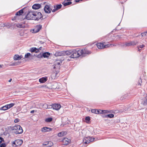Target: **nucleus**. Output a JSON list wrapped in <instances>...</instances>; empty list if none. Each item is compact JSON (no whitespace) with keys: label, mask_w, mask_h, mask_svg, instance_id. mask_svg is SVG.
I'll return each instance as SVG.
<instances>
[{"label":"nucleus","mask_w":147,"mask_h":147,"mask_svg":"<svg viewBox=\"0 0 147 147\" xmlns=\"http://www.w3.org/2000/svg\"><path fill=\"white\" fill-rule=\"evenodd\" d=\"M70 141V140L67 138H64L62 140V142L63 145H67L69 144Z\"/></svg>","instance_id":"9"},{"label":"nucleus","mask_w":147,"mask_h":147,"mask_svg":"<svg viewBox=\"0 0 147 147\" xmlns=\"http://www.w3.org/2000/svg\"><path fill=\"white\" fill-rule=\"evenodd\" d=\"M85 119L86 120V121H90V118L89 116H88V117H86Z\"/></svg>","instance_id":"39"},{"label":"nucleus","mask_w":147,"mask_h":147,"mask_svg":"<svg viewBox=\"0 0 147 147\" xmlns=\"http://www.w3.org/2000/svg\"><path fill=\"white\" fill-rule=\"evenodd\" d=\"M30 56H31L30 53H27L25 55V58H28Z\"/></svg>","instance_id":"35"},{"label":"nucleus","mask_w":147,"mask_h":147,"mask_svg":"<svg viewBox=\"0 0 147 147\" xmlns=\"http://www.w3.org/2000/svg\"><path fill=\"white\" fill-rule=\"evenodd\" d=\"M55 55L58 56H64L65 55L64 51H61L57 52L55 53Z\"/></svg>","instance_id":"18"},{"label":"nucleus","mask_w":147,"mask_h":147,"mask_svg":"<svg viewBox=\"0 0 147 147\" xmlns=\"http://www.w3.org/2000/svg\"><path fill=\"white\" fill-rule=\"evenodd\" d=\"M145 46V45H141L140 46V48H143V47H144Z\"/></svg>","instance_id":"45"},{"label":"nucleus","mask_w":147,"mask_h":147,"mask_svg":"<svg viewBox=\"0 0 147 147\" xmlns=\"http://www.w3.org/2000/svg\"><path fill=\"white\" fill-rule=\"evenodd\" d=\"M43 145L44 146L48 145V146L51 147L53 145V144L51 141H48L45 142Z\"/></svg>","instance_id":"16"},{"label":"nucleus","mask_w":147,"mask_h":147,"mask_svg":"<svg viewBox=\"0 0 147 147\" xmlns=\"http://www.w3.org/2000/svg\"><path fill=\"white\" fill-rule=\"evenodd\" d=\"M80 0H76V2H79Z\"/></svg>","instance_id":"47"},{"label":"nucleus","mask_w":147,"mask_h":147,"mask_svg":"<svg viewBox=\"0 0 147 147\" xmlns=\"http://www.w3.org/2000/svg\"><path fill=\"white\" fill-rule=\"evenodd\" d=\"M15 105V104L14 103H11L7 105V109H10L14 106Z\"/></svg>","instance_id":"27"},{"label":"nucleus","mask_w":147,"mask_h":147,"mask_svg":"<svg viewBox=\"0 0 147 147\" xmlns=\"http://www.w3.org/2000/svg\"><path fill=\"white\" fill-rule=\"evenodd\" d=\"M65 132L62 131L59 133L58 134V136L59 137H61L63 136L65 134Z\"/></svg>","instance_id":"31"},{"label":"nucleus","mask_w":147,"mask_h":147,"mask_svg":"<svg viewBox=\"0 0 147 147\" xmlns=\"http://www.w3.org/2000/svg\"><path fill=\"white\" fill-rule=\"evenodd\" d=\"M34 110H32L30 111V113H34Z\"/></svg>","instance_id":"46"},{"label":"nucleus","mask_w":147,"mask_h":147,"mask_svg":"<svg viewBox=\"0 0 147 147\" xmlns=\"http://www.w3.org/2000/svg\"><path fill=\"white\" fill-rule=\"evenodd\" d=\"M16 140L14 141H13L12 143V145H13V144L14 145H16V146H17V145H16Z\"/></svg>","instance_id":"44"},{"label":"nucleus","mask_w":147,"mask_h":147,"mask_svg":"<svg viewBox=\"0 0 147 147\" xmlns=\"http://www.w3.org/2000/svg\"><path fill=\"white\" fill-rule=\"evenodd\" d=\"M62 61L59 60H57L55 62V64L54 65L53 68L55 69H59L60 68L61 63Z\"/></svg>","instance_id":"6"},{"label":"nucleus","mask_w":147,"mask_h":147,"mask_svg":"<svg viewBox=\"0 0 147 147\" xmlns=\"http://www.w3.org/2000/svg\"><path fill=\"white\" fill-rule=\"evenodd\" d=\"M138 51H140V49L139 48H138Z\"/></svg>","instance_id":"50"},{"label":"nucleus","mask_w":147,"mask_h":147,"mask_svg":"<svg viewBox=\"0 0 147 147\" xmlns=\"http://www.w3.org/2000/svg\"><path fill=\"white\" fill-rule=\"evenodd\" d=\"M37 57L38 58H42V57H43L42 54L41 53H40L39 54L37 55Z\"/></svg>","instance_id":"36"},{"label":"nucleus","mask_w":147,"mask_h":147,"mask_svg":"<svg viewBox=\"0 0 147 147\" xmlns=\"http://www.w3.org/2000/svg\"><path fill=\"white\" fill-rule=\"evenodd\" d=\"M30 51L31 52H35L36 53H38L39 51L38 49L36 48H32L30 49Z\"/></svg>","instance_id":"24"},{"label":"nucleus","mask_w":147,"mask_h":147,"mask_svg":"<svg viewBox=\"0 0 147 147\" xmlns=\"http://www.w3.org/2000/svg\"><path fill=\"white\" fill-rule=\"evenodd\" d=\"M138 42L137 41H131L128 42H126L122 45L123 46H130L134 45H136Z\"/></svg>","instance_id":"5"},{"label":"nucleus","mask_w":147,"mask_h":147,"mask_svg":"<svg viewBox=\"0 0 147 147\" xmlns=\"http://www.w3.org/2000/svg\"><path fill=\"white\" fill-rule=\"evenodd\" d=\"M102 113V114L103 113H112L111 111H108V110H102L101 111Z\"/></svg>","instance_id":"29"},{"label":"nucleus","mask_w":147,"mask_h":147,"mask_svg":"<svg viewBox=\"0 0 147 147\" xmlns=\"http://www.w3.org/2000/svg\"><path fill=\"white\" fill-rule=\"evenodd\" d=\"M62 5L61 4L57 5H54V9L52 10L53 12H54L60 9Z\"/></svg>","instance_id":"11"},{"label":"nucleus","mask_w":147,"mask_h":147,"mask_svg":"<svg viewBox=\"0 0 147 147\" xmlns=\"http://www.w3.org/2000/svg\"><path fill=\"white\" fill-rule=\"evenodd\" d=\"M23 13V9H22L17 12L16 14V16H20L22 15Z\"/></svg>","instance_id":"21"},{"label":"nucleus","mask_w":147,"mask_h":147,"mask_svg":"<svg viewBox=\"0 0 147 147\" xmlns=\"http://www.w3.org/2000/svg\"><path fill=\"white\" fill-rule=\"evenodd\" d=\"M97 46L99 49L104 48V45L103 43H98L96 44Z\"/></svg>","instance_id":"17"},{"label":"nucleus","mask_w":147,"mask_h":147,"mask_svg":"<svg viewBox=\"0 0 147 147\" xmlns=\"http://www.w3.org/2000/svg\"><path fill=\"white\" fill-rule=\"evenodd\" d=\"M3 141H4L3 138L1 137H0V144Z\"/></svg>","instance_id":"43"},{"label":"nucleus","mask_w":147,"mask_h":147,"mask_svg":"<svg viewBox=\"0 0 147 147\" xmlns=\"http://www.w3.org/2000/svg\"><path fill=\"white\" fill-rule=\"evenodd\" d=\"M102 111L101 110H97V112L96 114H102V113L101 111Z\"/></svg>","instance_id":"34"},{"label":"nucleus","mask_w":147,"mask_h":147,"mask_svg":"<svg viewBox=\"0 0 147 147\" xmlns=\"http://www.w3.org/2000/svg\"><path fill=\"white\" fill-rule=\"evenodd\" d=\"M42 26L41 25H38L35 26L33 30V32L36 33L38 32L42 28Z\"/></svg>","instance_id":"7"},{"label":"nucleus","mask_w":147,"mask_h":147,"mask_svg":"<svg viewBox=\"0 0 147 147\" xmlns=\"http://www.w3.org/2000/svg\"><path fill=\"white\" fill-rule=\"evenodd\" d=\"M72 50H69V51H64V55H71L72 53Z\"/></svg>","instance_id":"23"},{"label":"nucleus","mask_w":147,"mask_h":147,"mask_svg":"<svg viewBox=\"0 0 147 147\" xmlns=\"http://www.w3.org/2000/svg\"><path fill=\"white\" fill-rule=\"evenodd\" d=\"M95 139L94 138L88 137L85 138L83 140V142L85 144L89 143L90 142L94 141Z\"/></svg>","instance_id":"4"},{"label":"nucleus","mask_w":147,"mask_h":147,"mask_svg":"<svg viewBox=\"0 0 147 147\" xmlns=\"http://www.w3.org/2000/svg\"><path fill=\"white\" fill-rule=\"evenodd\" d=\"M16 142L18 145H21L22 144V140H17Z\"/></svg>","instance_id":"26"},{"label":"nucleus","mask_w":147,"mask_h":147,"mask_svg":"<svg viewBox=\"0 0 147 147\" xmlns=\"http://www.w3.org/2000/svg\"><path fill=\"white\" fill-rule=\"evenodd\" d=\"M12 80V79H10L9 80V82H10Z\"/></svg>","instance_id":"48"},{"label":"nucleus","mask_w":147,"mask_h":147,"mask_svg":"<svg viewBox=\"0 0 147 147\" xmlns=\"http://www.w3.org/2000/svg\"><path fill=\"white\" fill-rule=\"evenodd\" d=\"M115 46V45L112 44H107V45H104V48H107L109 47L110 46L112 47L113 46Z\"/></svg>","instance_id":"28"},{"label":"nucleus","mask_w":147,"mask_h":147,"mask_svg":"<svg viewBox=\"0 0 147 147\" xmlns=\"http://www.w3.org/2000/svg\"><path fill=\"white\" fill-rule=\"evenodd\" d=\"M102 117L104 118H112L114 116V115L113 114H110L107 115H103L102 116Z\"/></svg>","instance_id":"19"},{"label":"nucleus","mask_w":147,"mask_h":147,"mask_svg":"<svg viewBox=\"0 0 147 147\" xmlns=\"http://www.w3.org/2000/svg\"><path fill=\"white\" fill-rule=\"evenodd\" d=\"M19 121V119H15L14 121V122L15 123H17Z\"/></svg>","instance_id":"42"},{"label":"nucleus","mask_w":147,"mask_h":147,"mask_svg":"<svg viewBox=\"0 0 147 147\" xmlns=\"http://www.w3.org/2000/svg\"><path fill=\"white\" fill-rule=\"evenodd\" d=\"M147 105V102H142L139 105V106L141 109H144Z\"/></svg>","instance_id":"12"},{"label":"nucleus","mask_w":147,"mask_h":147,"mask_svg":"<svg viewBox=\"0 0 147 147\" xmlns=\"http://www.w3.org/2000/svg\"><path fill=\"white\" fill-rule=\"evenodd\" d=\"M41 7V5L39 4H34L32 6V8L34 9H37Z\"/></svg>","instance_id":"15"},{"label":"nucleus","mask_w":147,"mask_h":147,"mask_svg":"<svg viewBox=\"0 0 147 147\" xmlns=\"http://www.w3.org/2000/svg\"><path fill=\"white\" fill-rule=\"evenodd\" d=\"M17 27L19 28H24V26L20 23H18L16 24Z\"/></svg>","instance_id":"33"},{"label":"nucleus","mask_w":147,"mask_h":147,"mask_svg":"<svg viewBox=\"0 0 147 147\" xmlns=\"http://www.w3.org/2000/svg\"><path fill=\"white\" fill-rule=\"evenodd\" d=\"M47 80V77H42L39 79V82L42 83L45 82Z\"/></svg>","instance_id":"14"},{"label":"nucleus","mask_w":147,"mask_h":147,"mask_svg":"<svg viewBox=\"0 0 147 147\" xmlns=\"http://www.w3.org/2000/svg\"><path fill=\"white\" fill-rule=\"evenodd\" d=\"M6 145L5 143H2L0 145V147H5Z\"/></svg>","instance_id":"41"},{"label":"nucleus","mask_w":147,"mask_h":147,"mask_svg":"<svg viewBox=\"0 0 147 147\" xmlns=\"http://www.w3.org/2000/svg\"><path fill=\"white\" fill-rule=\"evenodd\" d=\"M52 129L50 128H48L47 127H44L41 129V131L42 132L46 131H51Z\"/></svg>","instance_id":"13"},{"label":"nucleus","mask_w":147,"mask_h":147,"mask_svg":"<svg viewBox=\"0 0 147 147\" xmlns=\"http://www.w3.org/2000/svg\"><path fill=\"white\" fill-rule=\"evenodd\" d=\"M22 56H19L18 55H14L13 59L14 60H16L20 59L22 57Z\"/></svg>","instance_id":"20"},{"label":"nucleus","mask_w":147,"mask_h":147,"mask_svg":"<svg viewBox=\"0 0 147 147\" xmlns=\"http://www.w3.org/2000/svg\"><path fill=\"white\" fill-rule=\"evenodd\" d=\"M7 105H6L5 106H3L0 108V110H4L5 111L8 109H7Z\"/></svg>","instance_id":"32"},{"label":"nucleus","mask_w":147,"mask_h":147,"mask_svg":"<svg viewBox=\"0 0 147 147\" xmlns=\"http://www.w3.org/2000/svg\"><path fill=\"white\" fill-rule=\"evenodd\" d=\"M2 67V65H0V68Z\"/></svg>","instance_id":"51"},{"label":"nucleus","mask_w":147,"mask_h":147,"mask_svg":"<svg viewBox=\"0 0 147 147\" xmlns=\"http://www.w3.org/2000/svg\"><path fill=\"white\" fill-rule=\"evenodd\" d=\"M44 105H46V104H45Z\"/></svg>","instance_id":"52"},{"label":"nucleus","mask_w":147,"mask_h":147,"mask_svg":"<svg viewBox=\"0 0 147 147\" xmlns=\"http://www.w3.org/2000/svg\"><path fill=\"white\" fill-rule=\"evenodd\" d=\"M61 105L59 104H53L52 106V107L53 109L56 110H58L61 108Z\"/></svg>","instance_id":"10"},{"label":"nucleus","mask_w":147,"mask_h":147,"mask_svg":"<svg viewBox=\"0 0 147 147\" xmlns=\"http://www.w3.org/2000/svg\"><path fill=\"white\" fill-rule=\"evenodd\" d=\"M66 1V0H65V1L62 3V4L64 5V6L70 5L72 3V2L71 1H69L68 2H65Z\"/></svg>","instance_id":"22"},{"label":"nucleus","mask_w":147,"mask_h":147,"mask_svg":"<svg viewBox=\"0 0 147 147\" xmlns=\"http://www.w3.org/2000/svg\"><path fill=\"white\" fill-rule=\"evenodd\" d=\"M11 130L13 131V133L16 134H21L23 132V130L21 127L19 125H17L12 127Z\"/></svg>","instance_id":"3"},{"label":"nucleus","mask_w":147,"mask_h":147,"mask_svg":"<svg viewBox=\"0 0 147 147\" xmlns=\"http://www.w3.org/2000/svg\"><path fill=\"white\" fill-rule=\"evenodd\" d=\"M142 83V81L141 78H140V79L139 80L138 82V85H141V83Z\"/></svg>","instance_id":"38"},{"label":"nucleus","mask_w":147,"mask_h":147,"mask_svg":"<svg viewBox=\"0 0 147 147\" xmlns=\"http://www.w3.org/2000/svg\"><path fill=\"white\" fill-rule=\"evenodd\" d=\"M50 53L49 52H45L43 53L42 55L43 57L44 58H47L49 57V56L50 55Z\"/></svg>","instance_id":"25"},{"label":"nucleus","mask_w":147,"mask_h":147,"mask_svg":"<svg viewBox=\"0 0 147 147\" xmlns=\"http://www.w3.org/2000/svg\"><path fill=\"white\" fill-rule=\"evenodd\" d=\"M52 10V9L50 8V5H46L44 8V11L45 13H50Z\"/></svg>","instance_id":"8"},{"label":"nucleus","mask_w":147,"mask_h":147,"mask_svg":"<svg viewBox=\"0 0 147 147\" xmlns=\"http://www.w3.org/2000/svg\"><path fill=\"white\" fill-rule=\"evenodd\" d=\"M42 17L40 12L33 11L29 12L26 16V18L28 20H38Z\"/></svg>","instance_id":"2"},{"label":"nucleus","mask_w":147,"mask_h":147,"mask_svg":"<svg viewBox=\"0 0 147 147\" xmlns=\"http://www.w3.org/2000/svg\"><path fill=\"white\" fill-rule=\"evenodd\" d=\"M91 53V52L90 51L86 49L78 50H72V54L70 57L71 58H75L78 57L80 55H82V57H85Z\"/></svg>","instance_id":"1"},{"label":"nucleus","mask_w":147,"mask_h":147,"mask_svg":"<svg viewBox=\"0 0 147 147\" xmlns=\"http://www.w3.org/2000/svg\"><path fill=\"white\" fill-rule=\"evenodd\" d=\"M91 112L93 113L96 114L97 109H92L91 110Z\"/></svg>","instance_id":"37"},{"label":"nucleus","mask_w":147,"mask_h":147,"mask_svg":"<svg viewBox=\"0 0 147 147\" xmlns=\"http://www.w3.org/2000/svg\"><path fill=\"white\" fill-rule=\"evenodd\" d=\"M53 120V118L52 117H49L46 118L45 119V121L47 122H51Z\"/></svg>","instance_id":"30"},{"label":"nucleus","mask_w":147,"mask_h":147,"mask_svg":"<svg viewBox=\"0 0 147 147\" xmlns=\"http://www.w3.org/2000/svg\"><path fill=\"white\" fill-rule=\"evenodd\" d=\"M147 34V32H145L144 33H141V35L142 37L144 36H145L146 35V34Z\"/></svg>","instance_id":"40"},{"label":"nucleus","mask_w":147,"mask_h":147,"mask_svg":"<svg viewBox=\"0 0 147 147\" xmlns=\"http://www.w3.org/2000/svg\"><path fill=\"white\" fill-rule=\"evenodd\" d=\"M41 49H42V47H39V50H41Z\"/></svg>","instance_id":"49"}]
</instances>
